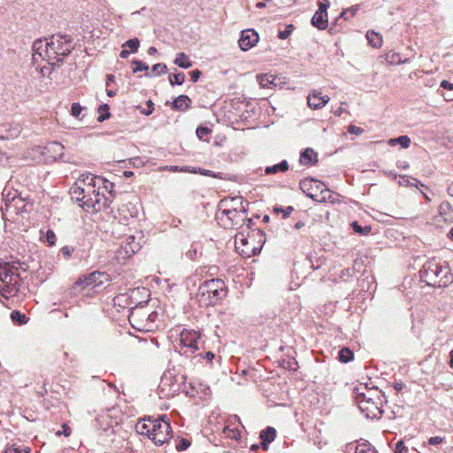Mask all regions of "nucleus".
<instances>
[{
	"label": "nucleus",
	"instance_id": "1",
	"mask_svg": "<svg viewBox=\"0 0 453 453\" xmlns=\"http://www.w3.org/2000/svg\"><path fill=\"white\" fill-rule=\"evenodd\" d=\"M74 47L73 37L68 35L57 34L36 40L33 44V64L35 65L39 60H45L50 65L59 66Z\"/></svg>",
	"mask_w": 453,
	"mask_h": 453
},
{
	"label": "nucleus",
	"instance_id": "2",
	"mask_svg": "<svg viewBox=\"0 0 453 453\" xmlns=\"http://www.w3.org/2000/svg\"><path fill=\"white\" fill-rule=\"evenodd\" d=\"M356 402L367 418H380L383 411L385 395L376 388H356Z\"/></svg>",
	"mask_w": 453,
	"mask_h": 453
},
{
	"label": "nucleus",
	"instance_id": "3",
	"mask_svg": "<svg viewBox=\"0 0 453 453\" xmlns=\"http://www.w3.org/2000/svg\"><path fill=\"white\" fill-rule=\"evenodd\" d=\"M101 186L113 196L114 184L108 180L90 173L81 175L75 184L71 188L72 197L75 200H82L89 196L90 193L99 191Z\"/></svg>",
	"mask_w": 453,
	"mask_h": 453
},
{
	"label": "nucleus",
	"instance_id": "4",
	"mask_svg": "<svg viewBox=\"0 0 453 453\" xmlns=\"http://www.w3.org/2000/svg\"><path fill=\"white\" fill-rule=\"evenodd\" d=\"M247 211L242 204V197H233L229 201L221 200L216 219L224 228H234L242 220L241 213L245 215Z\"/></svg>",
	"mask_w": 453,
	"mask_h": 453
},
{
	"label": "nucleus",
	"instance_id": "5",
	"mask_svg": "<svg viewBox=\"0 0 453 453\" xmlns=\"http://www.w3.org/2000/svg\"><path fill=\"white\" fill-rule=\"evenodd\" d=\"M226 286L219 279L205 280L200 285L196 293V299L201 307L215 305L226 296Z\"/></svg>",
	"mask_w": 453,
	"mask_h": 453
},
{
	"label": "nucleus",
	"instance_id": "6",
	"mask_svg": "<svg viewBox=\"0 0 453 453\" xmlns=\"http://www.w3.org/2000/svg\"><path fill=\"white\" fill-rule=\"evenodd\" d=\"M419 276L428 286L437 288L446 287L452 280L449 270L443 269L435 260L426 262L419 271Z\"/></svg>",
	"mask_w": 453,
	"mask_h": 453
},
{
	"label": "nucleus",
	"instance_id": "7",
	"mask_svg": "<svg viewBox=\"0 0 453 453\" xmlns=\"http://www.w3.org/2000/svg\"><path fill=\"white\" fill-rule=\"evenodd\" d=\"M265 242V233L257 229L252 235L245 238L242 234L235 238V247L238 252L246 257L257 256L260 253L263 244Z\"/></svg>",
	"mask_w": 453,
	"mask_h": 453
},
{
	"label": "nucleus",
	"instance_id": "8",
	"mask_svg": "<svg viewBox=\"0 0 453 453\" xmlns=\"http://www.w3.org/2000/svg\"><path fill=\"white\" fill-rule=\"evenodd\" d=\"M149 429L146 435L156 444L161 446L171 438L172 428L167 416L161 415L159 418L150 420Z\"/></svg>",
	"mask_w": 453,
	"mask_h": 453
},
{
	"label": "nucleus",
	"instance_id": "9",
	"mask_svg": "<svg viewBox=\"0 0 453 453\" xmlns=\"http://www.w3.org/2000/svg\"><path fill=\"white\" fill-rule=\"evenodd\" d=\"M89 196H85L82 200H77L81 202V206L86 211H93L96 212L101 211L102 209L110 207L112 203V196L106 197L104 195L101 194L100 191H96V193H90Z\"/></svg>",
	"mask_w": 453,
	"mask_h": 453
},
{
	"label": "nucleus",
	"instance_id": "10",
	"mask_svg": "<svg viewBox=\"0 0 453 453\" xmlns=\"http://www.w3.org/2000/svg\"><path fill=\"white\" fill-rule=\"evenodd\" d=\"M322 187H325V184L313 178H305L299 182L300 189L314 201L318 199L317 192H320Z\"/></svg>",
	"mask_w": 453,
	"mask_h": 453
},
{
	"label": "nucleus",
	"instance_id": "11",
	"mask_svg": "<svg viewBox=\"0 0 453 453\" xmlns=\"http://www.w3.org/2000/svg\"><path fill=\"white\" fill-rule=\"evenodd\" d=\"M19 281L20 276L18 271L9 273L7 279L0 283V292L4 296L16 295L19 289Z\"/></svg>",
	"mask_w": 453,
	"mask_h": 453
},
{
	"label": "nucleus",
	"instance_id": "12",
	"mask_svg": "<svg viewBox=\"0 0 453 453\" xmlns=\"http://www.w3.org/2000/svg\"><path fill=\"white\" fill-rule=\"evenodd\" d=\"M109 276L105 273H101L99 271H94L88 274L83 275L79 278L76 281V285L81 286L83 288L88 286H100L104 284V280H108Z\"/></svg>",
	"mask_w": 453,
	"mask_h": 453
},
{
	"label": "nucleus",
	"instance_id": "13",
	"mask_svg": "<svg viewBox=\"0 0 453 453\" xmlns=\"http://www.w3.org/2000/svg\"><path fill=\"white\" fill-rule=\"evenodd\" d=\"M140 249L141 246L139 242H135L134 236L129 235L117 250V257L119 259L129 258Z\"/></svg>",
	"mask_w": 453,
	"mask_h": 453
},
{
	"label": "nucleus",
	"instance_id": "14",
	"mask_svg": "<svg viewBox=\"0 0 453 453\" xmlns=\"http://www.w3.org/2000/svg\"><path fill=\"white\" fill-rule=\"evenodd\" d=\"M201 334L196 330H185L180 334V343L183 347L190 349L192 353L198 349L197 341Z\"/></svg>",
	"mask_w": 453,
	"mask_h": 453
},
{
	"label": "nucleus",
	"instance_id": "15",
	"mask_svg": "<svg viewBox=\"0 0 453 453\" xmlns=\"http://www.w3.org/2000/svg\"><path fill=\"white\" fill-rule=\"evenodd\" d=\"M258 39V34L254 29L243 30L239 39V46L242 50L246 51L255 46Z\"/></svg>",
	"mask_w": 453,
	"mask_h": 453
},
{
	"label": "nucleus",
	"instance_id": "16",
	"mask_svg": "<svg viewBox=\"0 0 453 453\" xmlns=\"http://www.w3.org/2000/svg\"><path fill=\"white\" fill-rule=\"evenodd\" d=\"M348 453H378L367 441H358L347 445Z\"/></svg>",
	"mask_w": 453,
	"mask_h": 453
},
{
	"label": "nucleus",
	"instance_id": "17",
	"mask_svg": "<svg viewBox=\"0 0 453 453\" xmlns=\"http://www.w3.org/2000/svg\"><path fill=\"white\" fill-rule=\"evenodd\" d=\"M65 147L58 142H49L44 147V154H48L52 160L61 159L64 156Z\"/></svg>",
	"mask_w": 453,
	"mask_h": 453
},
{
	"label": "nucleus",
	"instance_id": "18",
	"mask_svg": "<svg viewBox=\"0 0 453 453\" xmlns=\"http://www.w3.org/2000/svg\"><path fill=\"white\" fill-rule=\"evenodd\" d=\"M329 101V96H321L320 92L314 91L308 96V105L311 109H320Z\"/></svg>",
	"mask_w": 453,
	"mask_h": 453
},
{
	"label": "nucleus",
	"instance_id": "19",
	"mask_svg": "<svg viewBox=\"0 0 453 453\" xmlns=\"http://www.w3.org/2000/svg\"><path fill=\"white\" fill-rule=\"evenodd\" d=\"M4 204L11 203H23V198L19 196L17 190L6 186L2 193Z\"/></svg>",
	"mask_w": 453,
	"mask_h": 453
},
{
	"label": "nucleus",
	"instance_id": "20",
	"mask_svg": "<svg viewBox=\"0 0 453 453\" xmlns=\"http://www.w3.org/2000/svg\"><path fill=\"white\" fill-rule=\"evenodd\" d=\"M299 163L303 165H311L318 163V154L311 148L301 152Z\"/></svg>",
	"mask_w": 453,
	"mask_h": 453
},
{
	"label": "nucleus",
	"instance_id": "21",
	"mask_svg": "<svg viewBox=\"0 0 453 453\" xmlns=\"http://www.w3.org/2000/svg\"><path fill=\"white\" fill-rule=\"evenodd\" d=\"M4 128L6 134L1 135L3 139H14L17 138L21 133V126L19 123H8L2 126Z\"/></svg>",
	"mask_w": 453,
	"mask_h": 453
},
{
	"label": "nucleus",
	"instance_id": "22",
	"mask_svg": "<svg viewBox=\"0 0 453 453\" xmlns=\"http://www.w3.org/2000/svg\"><path fill=\"white\" fill-rule=\"evenodd\" d=\"M276 437V430L272 426H267L265 430L260 433V439L262 441V447L264 449H268L269 443L274 441Z\"/></svg>",
	"mask_w": 453,
	"mask_h": 453
},
{
	"label": "nucleus",
	"instance_id": "23",
	"mask_svg": "<svg viewBox=\"0 0 453 453\" xmlns=\"http://www.w3.org/2000/svg\"><path fill=\"white\" fill-rule=\"evenodd\" d=\"M311 25L319 30L326 29L328 26L327 13L316 12L311 18Z\"/></svg>",
	"mask_w": 453,
	"mask_h": 453
},
{
	"label": "nucleus",
	"instance_id": "24",
	"mask_svg": "<svg viewBox=\"0 0 453 453\" xmlns=\"http://www.w3.org/2000/svg\"><path fill=\"white\" fill-rule=\"evenodd\" d=\"M190 98L186 95H180L173 100L172 107L177 111H185L190 108Z\"/></svg>",
	"mask_w": 453,
	"mask_h": 453
},
{
	"label": "nucleus",
	"instance_id": "25",
	"mask_svg": "<svg viewBox=\"0 0 453 453\" xmlns=\"http://www.w3.org/2000/svg\"><path fill=\"white\" fill-rule=\"evenodd\" d=\"M1 211H2L4 219H5V220L13 219V217L19 214L17 211V203L2 204Z\"/></svg>",
	"mask_w": 453,
	"mask_h": 453
},
{
	"label": "nucleus",
	"instance_id": "26",
	"mask_svg": "<svg viewBox=\"0 0 453 453\" xmlns=\"http://www.w3.org/2000/svg\"><path fill=\"white\" fill-rule=\"evenodd\" d=\"M335 196L337 195L329 190V188H327L326 186L325 185V187H322L316 202L334 203L337 201V198L334 197Z\"/></svg>",
	"mask_w": 453,
	"mask_h": 453
},
{
	"label": "nucleus",
	"instance_id": "27",
	"mask_svg": "<svg viewBox=\"0 0 453 453\" xmlns=\"http://www.w3.org/2000/svg\"><path fill=\"white\" fill-rule=\"evenodd\" d=\"M288 170V163L287 160H282L280 163L279 164H276V165H271V166H266L265 169V173L266 174H274V173H284V172H287Z\"/></svg>",
	"mask_w": 453,
	"mask_h": 453
},
{
	"label": "nucleus",
	"instance_id": "28",
	"mask_svg": "<svg viewBox=\"0 0 453 453\" xmlns=\"http://www.w3.org/2000/svg\"><path fill=\"white\" fill-rule=\"evenodd\" d=\"M386 61L389 65H401L409 63L411 61V58H406L403 59L399 53L396 52H388L386 54Z\"/></svg>",
	"mask_w": 453,
	"mask_h": 453
},
{
	"label": "nucleus",
	"instance_id": "29",
	"mask_svg": "<svg viewBox=\"0 0 453 453\" xmlns=\"http://www.w3.org/2000/svg\"><path fill=\"white\" fill-rule=\"evenodd\" d=\"M173 63L183 69H188L192 66V62L184 52L177 53Z\"/></svg>",
	"mask_w": 453,
	"mask_h": 453
},
{
	"label": "nucleus",
	"instance_id": "30",
	"mask_svg": "<svg viewBox=\"0 0 453 453\" xmlns=\"http://www.w3.org/2000/svg\"><path fill=\"white\" fill-rule=\"evenodd\" d=\"M19 271L18 267L14 265H10L9 263H4L0 265V283H3L6 279L9 273H16Z\"/></svg>",
	"mask_w": 453,
	"mask_h": 453
},
{
	"label": "nucleus",
	"instance_id": "31",
	"mask_svg": "<svg viewBox=\"0 0 453 453\" xmlns=\"http://www.w3.org/2000/svg\"><path fill=\"white\" fill-rule=\"evenodd\" d=\"M366 39L371 46L373 48H380L382 45V37L374 31H368L366 33Z\"/></svg>",
	"mask_w": 453,
	"mask_h": 453
},
{
	"label": "nucleus",
	"instance_id": "32",
	"mask_svg": "<svg viewBox=\"0 0 453 453\" xmlns=\"http://www.w3.org/2000/svg\"><path fill=\"white\" fill-rule=\"evenodd\" d=\"M399 185L401 186H406V187H426L423 183H421L419 180H418L415 178H411L408 175H402L399 179Z\"/></svg>",
	"mask_w": 453,
	"mask_h": 453
},
{
	"label": "nucleus",
	"instance_id": "33",
	"mask_svg": "<svg viewBox=\"0 0 453 453\" xmlns=\"http://www.w3.org/2000/svg\"><path fill=\"white\" fill-rule=\"evenodd\" d=\"M388 143L390 145L400 144L402 148L407 149L411 144V139L407 135H401L397 138L390 139Z\"/></svg>",
	"mask_w": 453,
	"mask_h": 453
},
{
	"label": "nucleus",
	"instance_id": "34",
	"mask_svg": "<svg viewBox=\"0 0 453 453\" xmlns=\"http://www.w3.org/2000/svg\"><path fill=\"white\" fill-rule=\"evenodd\" d=\"M12 320L18 325H25L27 323L28 318L25 313H21L19 311H13L11 313Z\"/></svg>",
	"mask_w": 453,
	"mask_h": 453
},
{
	"label": "nucleus",
	"instance_id": "35",
	"mask_svg": "<svg viewBox=\"0 0 453 453\" xmlns=\"http://www.w3.org/2000/svg\"><path fill=\"white\" fill-rule=\"evenodd\" d=\"M354 357L353 352L349 348H342L338 352V358L342 363H348Z\"/></svg>",
	"mask_w": 453,
	"mask_h": 453
},
{
	"label": "nucleus",
	"instance_id": "36",
	"mask_svg": "<svg viewBox=\"0 0 453 453\" xmlns=\"http://www.w3.org/2000/svg\"><path fill=\"white\" fill-rule=\"evenodd\" d=\"M351 227L355 233L360 235H367L372 231V227L370 226H362L357 221H353L351 223Z\"/></svg>",
	"mask_w": 453,
	"mask_h": 453
},
{
	"label": "nucleus",
	"instance_id": "37",
	"mask_svg": "<svg viewBox=\"0 0 453 453\" xmlns=\"http://www.w3.org/2000/svg\"><path fill=\"white\" fill-rule=\"evenodd\" d=\"M359 9L360 4L352 5L351 7L343 10L340 14V18H343L345 20H347L349 18L354 17Z\"/></svg>",
	"mask_w": 453,
	"mask_h": 453
},
{
	"label": "nucleus",
	"instance_id": "38",
	"mask_svg": "<svg viewBox=\"0 0 453 453\" xmlns=\"http://www.w3.org/2000/svg\"><path fill=\"white\" fill-rule=\"evenodd\" d=\"M169 82L172 86L173 85H182L185 81V74L183 73H178L176 74H170Z\"/></svg>",
	"mask_w": 453,
	"mask_h": 453
},
{
	"label": "nucleus",
	"instance_id": "39",
	"mask_svg": "<svg viewBox=\"0 0 453 453\" xmlns=\"http://www.w3.org/2000/svg\"><path fill=\"white\" fill-rule=\"evenodd\" d=\"M98 112L100 113L97 117L98 122H103L105 119H109L111 116V113L109 112V106L106 104L100 105V107L98 108Z\"/></svg>",
	"mask_w": 453,
	"mask_h": 453
},
{
	"label": "nucleus",
	"instance_id": "40",
	"mask_svg": "<svg viewBox=\"0 0 453 453\" xmlns=\"http://www.w3.org/2000/svg\"><path fill=\"white\" fill-rule=\"evenodd\" d=\"M192 173H199L201 175L210 176L216 179H223L221 173H215L203 168H197L196 171H192Z\"/></svg>",
	"mask_w": 453,
	"mask_h": 453
},
{
	"label": "nucleus",
	"instance_id": "41",
	"mask_svg": "<svg viewBox=\"0 0 453 453\" xmlns=\"http://www.w3.org/2000/svg\"><path fill=\"white\" fill-rule=\"evenodd\" d=\"M273 78L272 75L269 74H260L257 76V81L259 82V85L263 88H269L270 84H273Z\"/></svg>",
	"mask_w": 453,
	"mask_h": 453
},
{
	"label": "nucleus",
	"instance_id": "42",
	"mask_svg": "<svg viewBox=\"0 0 453 453\" xmlns=\"http://www.w3.org/2000/svg\"><path fill=\"white\" fill-rule=\"evenodd\" d=\"M139 46L140 41L137 38L129 39L122 45L123 48L128 47L132 53H135L138 50Z\"/></svg>",
	"mask_w": 453,
	"mask_h": 453
},
{
	"label": "nucleus",
	"instance_id": "43",
	"mask_svg": "<svg viewBox=\"0 0 453 453\" xmlns=\"http://www.w3.org/2000/svg\"><path fill=\"white\" fill-rule=\"evenodd\" d=\"M4 453H30L28 447L12 445L6 448Z\"/></svg>",
	"mask_w": 453,
	"mask_h": 453
},
{
	"label": "nucleus",
	"instance_id": "44",
	"mask_svg": "<svg viewBox=\"0 0 453 453\" xmlns=\"http://www.w3.org/2000/svg\"><path fill=\"white\" fill-rule=\"evenodd\" d=\"M167 66L164 63H158L152 66V73L158 76L166 73Z\"/></svg>",
	"mask_w": 453,
	"mask_h": 453
},
{
	"label": "nucleus",
	"instance_id": "45",
	"mask_svg": "<svg viewBox=\"0 0 453 453\" xmlns=\"http://www.w3.org/2000/svg\"><path fill=\"white\" fill-rule=\"evenodd\" d=\"M44 241L48 242L50 246H53L56 244L57 236L53 230L48 229L44 235Z\"/></svg>",
	"mask_w": 453,
	"mask_h": 453
},
{
	"label": "nucleus",
	"instance_id": "46",
	"mask_svg": "<svg viewBox=\"0 0 453 453\" xmlns=\"http://www.w3.org/2000/svg\"><path fill=\"white\" fill-rule=\"evenodd\" d=\"M224 434L226 437L238 440L240 437V432L235 428H230L228 426L224 428Z\"/></svg>",
	"mask_w": 453,
	"mask_h": 453
},
{
	"label": "nucleus",
	"instance_id": "47",
	"mask_svg": "<svg viewBox=\"0 0 453 453\" xmlns=\"http://www.w3.org/2000/svg\"><path fill=\"white\" fill-rule=\"evenodd\" d=\"M83 110H85V108L81 106L79 103H73L71 106V114L77 119H81V114Z\"/></svg>",
	"mask_w": 453,
	"mask_h": 453
},
{
	"label": "nucleus",
	"instance_id": "48",
	"mask_svg": "<svg viewBox=\"0 0 453 453\" xmlns=\"http://www.w3.org/2000/svg\"><path fill=\"white\" fill-rule=\"evenodd\" d=\"M189 446L190 441L185 438L179 439L175 444V448L178 451L186 450Z\"/></svg>",
	"mask_w": 453,
	"mask_h": 453
},
{
	"label": "nucleus",
	"instance_id": "49",
	"mask_svg": "<svg viewBox=\"0 0 453 453\" xmlns=\"http://www.w3.org/2000/svg\"><path fill=\"white\" fill-rule=\"evenodd\" d=\"M133 64L135 65V67L133 70L134 73L142 71H148L149 69V65L142 61L134 59L133 60Z\"/></svg>",
	"mask_w": 453,
	"mask_h": 453
},
{
	"label": "nucleus",
	"instance_id": "50",
	"mask_svg": "<svg viewBox=\"0 0 453 453\" xmlns=\"http://www.w3.org/2000/svg\"><path fill=\"white\" fill-rule=\"evenodd\" d=\"M293 27V25H288L284 30L279 31L278 37L282 40L287 39L292 33Z\"/></svg>",
	"mask_w": 453,
	"mask_h": 453
},
{
	"label": "nucleus",
	"instance_id": "51",
	"mask_svg": "<svg viewBox=\"0 0 453 453\" xmlns=\"http://www.w3.org/2000/svg\"><path fill=\"white\" fill-rule=\"evenodd\" d=\"M74 251L73 247L64 246L60 249V253L63 255L65 259H69Z\"/></svg>",
	"mask_w": 453,
	"mask_h": 453
},
{
	"label": "nucleus",
	"instance_id": "52",
	"mask_svg": "<svg viewBox=\"0 0 453 453\" xmlns=\"http://www.w3.org/2000/svg\"><path fill=\"white\" fill-rule=\"evenodd\" d=\"M193 388L196 389L197 393L201 392V393H203L205 395H211V388L209 386H207L205 384L198 383L197 388H196V387H193Z\"/></svg>",
	"mask_w": 453,
	"mask_h": 453
},
{
	"label": "nucleus",
	"instance_id": "53",
	"mask_svg": "<svg viewBox=\"0 0 453 453\" xmlns=\"http://www.w3.org/2000/svg\"><path fill=\"white\" fill-rule=\"evenodd\" d=\"M211 133V130L206 127H198L196 128V135L202 139Z\"/></svg>",
	"mask_w": 453,
	"mask_h": 453
},
{
	"label": "nucleus",
	"instance_id": "54",
	"mask_svg": "<svg viewBox=\"0 0 453 453\" xmlns=\"http://www.w3.org/2000/svg\"><path fill=\"white\" fill-rule=\"evenodd\" d=\"M348 132L349 134L359 135V134H362L364 133V129L359 127L354 126V125H349L348 127Z\"/></svg>",
	"mask_w": 453,
	"mask_h": 453
},
{
	"label": "nucleus",
	"instance_id": "55",
	"mask_svg": "<svg viewBox=\"0 0 453 453\" xmlns=\"http://www.w3.org/2000/svg\"><path fill=\"white\" fill-rule=\"evenodd\" d=\"M408 451V448L404 445L403 441H399L395 444V453H404Z\"/></svg>",
	"mask_w": 453,
	"mask_h": 453
},
{
	"label": "nucleus",
	"instance_id": "56",
	"mask_svg": "<svg viewBox=\"0 0 453 453\" xmlns=\"http://www.w3.org/2000/svg\"><path fill=\"white\" fill-rule=\"evenodd\" d=\"M201 74L202 73L198 69H195L189 72L191 81L196 82L199 80Z\"/></svg>",
	"mask_w": 453,
	"mask_h": 453
},
{
	"label": "nucleus",
	"instance_id": "57",
	"mask_svg": "<svg viewBox=\"0 0 453 453\" xmlns=\"http://www.w3.org/2000/svg\"><path fill=\"white\" fill-rule=\"evenodd\" d=\"M330 4L327 0H325V3L319 2V9L316 12H321L322 13H327V8Z\"/></svg>",
	"mask_w": 453,
	"mask_h": 453
},
{
	"label": "nucleus",
	"instance_id": "58",
	"mask_svg": "<svg viewBox=\"0 0 453 453\" xmlns=\"http://www.w3.org/2000/svg\"><path fill=\"white\" fill-rule=\"evenodd\" d=\"M147 109H148V110H142V111H141V112H142V114H144V115L149 116V115H150V114L152 113V111H153V110H154V104L152 103V101H151V100H149V101L147 102Z\"/></svg>",
	"mask_w": 453,
	"mask_h": 453
},
{
	"label": "nucleus",
	"instance_id": "59",
	"mask_svg": "<svg viewBox=\"0 0 453 453\" xmlns=\"http://www.w3.org/2000/svg\"><path fill=\"white\" fill-rule=\"evenodd\" d=\"M444 438L443 437H441V436H434V437H431L429 438L428 440V443L430 445H437V444H440L443 441Z\"/></svg>",
	"mask_w": 453,
	"mask_h": 453
},
{
	"label": "nucleus",
	"instance_id": "60",
	"mask_svg": "<svg viewBox=\"0 0 453 453\" xmlns=\"http://www.w3.org/2000/svg\"><path fill=\"white\" fill-rule=\"evenodd\" d=\"M64 434L65 436H69L71 434V428L67 425H63V431L57 432L58 435Z\"/></svg>",
	"mask_w": 453,
	"mask_h": 453
},
{
	"label": "nucleus",
	"instance_id": "61",
	"mask_svg": "<svg viewBox=\"0 0 453 453\" xmlns=\"http://www.w3.org/2000/svg\"><path fill=\"white\" fill-rule=\"evenodd\" d=\"M294 211L293 206H288L282 210L283 218L287 219L290 216L292 211Z\"/></svg>",
	"mask_w": 453,
	"mask_h": 453
},
{
	"label": "nucleus",
	"instance_id": "62",
	"mask_svg": "<svg viewBox=\"0 0 453 453\" xmlns=\"http://www.w3.org/2000/svg\"><path fill=\"white\" fill-rule=\"evenodd\" d=\"M27 203H25V202L23 201V203H17V211L18 213H21L23 211H28L27 210Z\"/></svg>",
	"mask_w": 453,
	"mask_h": 453
},
{
	"label": "nucleus",
	"instance_id": "63",
	"mask_svg": "<svg viewBox=\"0 0 453 453\" xmlns=\"http://www.w3.org/2000/svg\"><path fill=\"white\" fill-rule=\"evenodd\" d=\"M440 86L445 89L452 90L453 89V83H450L449 81L443 80L441 81Z\"/></svg>",
	"mask_w": 453,
	"mask_h": 453
},
{
	"label": "nucleus",
	"instance_id": "64",
	"mask_svg": "<svg viewBox=\"0 0 453 453\" xmlns=\"http://www.w3.org/2000/svg\"><path fill=\"white\" fill-rule=\"evenodd\" d=\"M149 426H150V422L148 424H142L140 426H137V431L142 434H146V433H144V432H146V430H150Z\"/></svg>",
	"mask_w": 453,
	"mask_h": 453
}]
</instances>
